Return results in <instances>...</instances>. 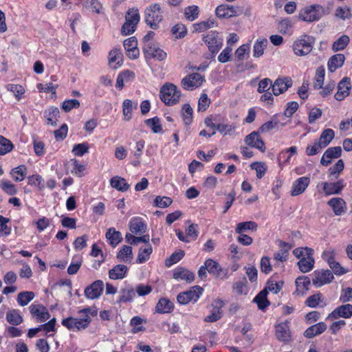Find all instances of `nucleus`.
<instances>
[{"instance_id": "f257e3e1", "label": "nucleus", "mask_w": 352, "mask_h": 352, "mask_svg": "<svg viewBox=\"0 0 352 352\" xmlns=\"http://www.w3.org/2000/svg\"><path fill=\"white\" fill-rule=\"evenodd\" d=\"M144 21L153 30H157L163 21L162 8L160 4L154 3L146 8L144 11Z\"/></svg>"}, {"instance_id": "f03ea898", "label": "nucleus", "mask_w": 352, "mask_h": 352, "mask_svg": "<svg viewBox=\"0 0 352 352\" xmlns=\"http://www.w3.org/2000/svg\"><path fill=\"white\" fill-rule=\"evenodd\" d=\"M314 45V38L307 34H302L296 38L293 45L294 53L298 56H302L309 54Z\"/></svg>"}, {"instance_id": "7ed1b4c3", "label": "nucleus", "mask_w": 352, "mask_h": 352, "mask_svg": "<svg viewBox=\"0 0 352 352\" xmlns=\"http://www.w3.org/2000/svg\"><path fill=\"white\" fill-rule=\"evenodd\" d=\"M181 91L176 85L172 83H166L160 89V98L167 105L171 106L179 102Z\"/></svg>"}, {"instance_id": "20e7f679", "label": "nucleus", "mask_w": 352, "mask_h": 352, "mask_svg": "<svg viewBox=\"0 0 352 352\" xmlns=\"http://www.w3.org/2000/svg\"><path fill=\"white\" fill-rule=\"evenodd\" d=\"M324 14V8L318 4L307 6L298 12V18L302 21H318Z\"/></svg>"}, {"instance_id": "39448f33", "label": "nucleus", "mask_w": 352, "mask_h": 352, "mask_svg": "<svg viewBox=\"0 0 352 352\" xmlns=\"http://www.w3.org/2000/svg\"><path fill=\"white\" fill-rule=\"evenodd\" d=\"M203 291V288L199 286L192 287L188 291L179 294L177 297V301L181 305L196 302L201 296Z\"/></svg>"}, {"instance_id": "423d86ee", "label": "nucleus", "mask_w": 352, "mask_h": 352, "mask_svg": "<svg viewBox=\"0 0 352 352\" xmlns=\"http://www.w3.org/2000/svg\"><path fill=\"white\" fill-rule=\"evenodd\" d=\"M203 40L212 54L217 53L223 45V38L217 31H210L203 37Z\"/></svg>"}, {"instance_id": "0eeeda50", "label": "nucleus", "mask_w": 352, "mask_h": 352, "mask_svg": "<svg viewBox=\"0 0 352 352\" xmlns=\"http://www.w3.org/2000/svg\"><path fill=\"white\" fill-rule=\"evenodd\" d=\"M204 77L198 73L189 74L182 80L181 85L184 89L193 90L202 85Z\"/></svg>"}, {"instance_id": "6e6552de", "label": "nucleus", "mask_w": 352, "mask_h": 352, "mask_svg": "<svg viewBox=\"0 0 352 352\" xmlns=\"http://www.w3.org/2000/svg\"><path fill=\"white\" fill-rule=\"evenodd\" d=\"M205 265L209 274L221 279L228 278V270L222 268L221 266L213 259H207L205 261Z\"/></svg>"}, {"instance_id": "1a4fd4ad", "label": "nucleus", "mask_w": 352, "mask_h": 352, "mask_svg": "<svg viewBox=\"0 0 352 352\" xmlns=\"http://www.w3.org/2000/svg\"><path fill=\"white\" fill-rule=\"evenodd\" d=\"M333 278L331 272L329 270H316L314 273L312 282L316 287L330 283Z\"/></svg>"}, {"instance_id": "9d476101", "label": "nucleus", "mask_w": 352, "mask_h": 352, "mask_svg": "<svg viewBox=\"0 0 352 352\" xmlns=\"http://www.w3.org/2000/svg\"><path fill=\"white\" fill-rule=\"evenodd\" d=\"M103 281L97 280L85 288L84 294L88 299H97L101 296L103 291Z\"/></svg>"}, {"instance_id": "9b49d317", "label": "nucleus", "mask_w": 352, "mask_h": 352, "mask_svg": "<svg viewBox=\"0 0 352 352\" xmlns=\"http://www.w3.org/2000/svg\"><path fill=\"white\" fill-rule=\"evenodd\" d=\"M62 324L70 331H76L86 329V320H82L78 317H68L62 320Z\"/></svg>"}, {"instance_id": "f8f14e48", "label": "nucleus", "mask_w": 352, "mask_h": 352, "mask_svg": "<svg viewBox=\"0 0 352 352\" xmlns=\"http://www.w3.org/2000/svg\"><path fill=\"white\" fill-rule=\"evenodd\" d=\"M245 142L248 146L257 148L262 153H264L266 150L265 144L258 132L253 131L248 135L245 138Z\"/></svg>"}, {"instance_id": "ddd939ff", "label": "nucleus", "mask_w": 352, "mask_h": 352, "mask_svg": "<svg viewBox=\"0 0 352 352\" xmlns=\"http://www.w3.org/2000/svg\"><path fill=\"white\" fill-rule=\"evenodd\" d=\"M126 56L130 59H136L140 55V51L138 48V41L133 36L124 40L123 43Z\"/></svg>"}, {"instance_id": "4468645a", "label": "nucleus", "mask_w": 352, "mask_h": 352, "mask_svg": "<svg viewBox=\"0 0 352 352\" xmlns=\"http://www.w3.org/2000/svg\"><path fill=\"white\" fill-rule=\"evenodd\" d=\"M310 184V178L307 176L296 179L292 186L291 195L293 197L302 194Z\"/></svg>"}, {"instance_id": "2eb2a0df", "label": "nucleus", "mask_w": 352, "mask_h": 352, "mask_svg": "<svg viewBox=\"0 0 352 352\" xmlns=\"http://www.w3.org/2000/svg\"><path fill=\"white\" fill-rule=\"evenodd\" d=\"M129 228L132 234L141 235L146 231L147 226L142 218L133 217L129 222Z\"/></svg>"}, {"instance_id": "dca6fc26", "label": "nucleus", "mask_w": 352, "mask_h": 352, "mask_svg": "<svg viewBox=\"0 0 352 352\" xmlns=\"http://www.w3.org/2000/svg\"><path fill=\"white\" fill-rule=\"evenodd\" d=\"M292 86V80L289 77L278 78L273 82V94L279 96Z\"/></svg>"}, {"instance_id": "f3484780", "label": "nucleus", "mask_w": 352, "mask_h": 352, "mask_svg": "<svg viewBox=\"0 0 352 352\" xmlns=\"http://www.w3.org/2000/svg\"><path fill=\"white\" fill-rule=\"evenodd\" d=\"M144 52L146 57L153 58L157 60H164L167 56L166 52L155 45H146L144 46Z\"/></svg>"}, {"instance_id": "a211bd4d", "label": "nucleus", "mask_w": 352, "mask_h": 352, "mask_svg": "<svg viewBox=\"0 0 352 352\" xmlns=\"http://www.w3.org/2000/svg\"><path fill=\"white\" fill-rule=\"evenodd\" d=\"M350 89V78L348 77L343 78L338 85V91L334 96L335 98L338 101L344 100L346 96L349 95Z\"/></svg>"}, {"instance_id": "6ab92c4d", "label": "nucleus", "mask_w": 352, "mask_h": 352, "mask_svg": "<svg viewBox=\"0 0 352 352\" xmlns=\"http://www.w3.org/2000/svg\"><path fill=\"white\" fill-rule=\"evenodd\" d=\"M239 9L228 4H222L217 7L216 15L221 19H226L238 15Z\"/></svg>"}, {"instance_id": "aec40b11", "label": "nucleus", "mask_w": 352, "mask_h": 352, "mask_svg": "<svg viewBox=\"0 0 352 352\" xmlns=\"http://www.w3.org/2000/svg\"><path fill=\"white\" fill-rule=\"evenodd\" d=\"M30 313L36 318L39 322H43L50 318V314L47 309L42 305L32 304L29 307Z\"/></svg>"}, {"instance_id": "412c9836", "label": "nucleus", "mask_w": 352, "mask_h": 352, "mask_svg": "<svg viewBox=\"0 0 352 352\" xmlns=\"http://www.w3.org/2000/svg\"><path fill=\"white\" fill-rule=\"evenodd\" d=\"M223 301L221 299H217L212 305L210 314L205 318V321L208 322H214L219 320L222 316L221 308L223 306Z\"/></svg>"}, {"instance_id": "4be33fe9", "label": "nucleus", "mask_w": 352, "mask_h": 352, "mask_svg": "<svg viewBox=\"0 0 352 352\" xmlns=\"http://www.w3.org/2000/svg\"><path fill=\"white\" fill-rule=\"evenodd\" d=\"M352 316V305L346 304L336 308L329 315V318L338 319V318H349Z\"/></svg>"}, {"instance_id": "5701e85b", "label": "nucleus", "mask_w": 352, "mask_h": 352, "mask_svg": "<svg viewBox=\"0 0 352 352\" xmlns=\"http://www.w3.org/2000/svg\"><path fill=\"white\" fill-rule=\"evenodd\" d=\"M341 153L342 148L340 146L330 147L324 153L320 163L323 166H327L331 163L333 159L339 157Z\"/></svg>"}, {"instance_id": "b1692460", "label": "nucleus", "mask_w": 352, "mask_h": 352, "mask_svg": "<svg viewBox=\"0 0 352 352\" xmlns=\"http://www.w3.org/2000/svg\"><path fill=\"white\" fill-rule=\"evenodd\" d=\"M135 296V291L133 287L130 285H126L120 289L117 302L126 303L133 301Z\"/></svg>"}, {"instance_id": "393cba45", "label": "nucleus", "mask_w": 352, "mask_h": 352, "mask_svg": "<svg viewBox=\"0 0 352 352\" xmlns=\"http://www.w3.org/2000/svg\"><path fill=\"white\" fill-rule=\"evenodd\" d=\"M279 247L280 250L274 254V259L276 262H285L288 259L289 251L292 249V245L280 241Z\"/></svg>"}, {"instance_id": "a878e982", "label": "nucleus", "mask_w": 352, "mask_h": 352, "mask_svg": "<svg viewBox=\"0 0 352 352\" xmlns=\"http://www.w3.org/2000/svg\"><path fill=\"white\" fill-rule=\"evenodd\" d=\"M173 278L177 280H185L187 283H191L194 280L195 275L193 272L180 267L174 270Z\"/></svg>"}, {"instance_id": "bb28decb", "label": "nucleus", "mask_w": 352, "mask_h": 352, "mask_svg": "<svg viewBox=\"0 0 352 352\" xmlns=\"http://www.w3.org/2000/svg\"><path fill=\"white\" fill-rule=\"evenodd\" d=\"M122 53L121 50L116 47L113 48L109 53V65L114 69L120 67L122 64Z\"/></svg>"}, {"instance_id": "cd10ccee", "label": "nucleus", "mask_w": 352, "mask_h": 352, "mask_svg": "<svg viewBox=\"0 0 352 352\" xmlns=\"http://www.w3.org/2000/svg\"><path fill=\"white\" fill-rule=\"evenodd\" d=\"M305 303L307 307L311 308H315L318 306L323 307L327 305L325 298L320 292L309 296Z\"/></svg>"}, {"instance_id": "c85d7f7f", "label": "nucleus", "mask_w": 352, "mask_h": 352, "mask_svg": "<svg viewBox=\"0 0 352 352\" xmlns=\"http://www.w3.org/2000/svg\"><path fill=\"white\" fill-rule=\"evenodd\" d=\"M276 336L280 341L287 342L290 340V331L288 323L281 322L276 327Z\"/></svg>"}, {"instance_id": "c756f323", "label": "nucleus", "mask_w": 352, "mask_h": 352, "mask_svg": "<svg viewBox=\"0 0 352 352\" xmlns=\"http://www.w3.org/2000/svg\"><path fill=\"white\" fill-rule=\"evenodd\" d=\"M328 205L331 207L336 215H341L346 210V203L342 198H332L328 201Z\"/></svg>"}, {"instance_id": "7c9ffc66", "label": "nucleus", "mask_w": 352, "mask_h": 352, "mask_svg": "<svg viewBox=\"0 0 352 352\" xmlns=\"http://www.w3.org/2000/svg\"><path fill=\"white\" fill-rule=\"evenodd\" d=\"M344 188L342 180H339L333 183H323V190L326 195L339 194Z\"/></svg>"}, {"instance_id": "2f4dec72", "label": "nucleus", "mask_w": 352, "mask_h": 352, "mask_svg": "<svg viewBox=\"0 0 352 352\" xmlns=\"http://www.w3.org/2000/svg\"><path fill=\"white\" fill-rule=\"evenodd\" d=\"M344 60L345 56L342 54H336L332 56L327 63L328 70L330 72H335L343 65Z\"/></svg>"}, {"instance_id": "473e14b6", "label": "nucleus", "mask_w": 352, "mask_h": 352, "mask_svg": "<svg viewBox=\"0 0 352 352\" xmlns=\"http://www.w3.org/2000/svg\"><path fill=\"white\" fill-rule=\"evenodd\" d=\"M67 168L70 169L72 175L80 177L83 176L85 170V166L79 163L76 159L70 160L67 164Z\"/></svg>"}, {"instance_id": "72a5a7b5", "label": "nucleus", "mask_w": 352, "mask_h": 352, "mask_svg": "<svg viewBox=\"0 0 352 352\" xmlns=\"http://www.w3.org/2000/svg\"><path fill=\"white\" fill-rule=\"evenodd\" d=\"M326 329L327 324L323 322H320L307 328L304 333V336L306 338H311L321 334Z\"/></svg>"}, {"instance_id": "f704fd0d", "label": "nucleus", "mask_w": 352, "mask_h": 352, "mask_svg": "<svg viewBox=\"0 0 352 352\" xmlns=\"http://www.w3.org/2000/svg\"><path fill=\"white\" fill-rule=\"evenodd\" d=\"M60 111L57 107H51L44 112V117L46 119L47 125L56 126L59 117Z\"/></svg>"}, {"instance_id": "c9c22d12", "label": "nucleus", "mask_w": 352, "mask_h": 352, "mask_svg": "<svg viewBox=\"0 0 352 352\" xmlns=\"http://www.w3.org/2000/svg\"><path fill=\"white\" fill-rule=\"evenodd\" d=\"M128 267L124 265H117L109 270V277L112 280L122 279L126 276Z\"/></svg>"}, {"instance_id": "e433bc0d", "label": "nucleus", "mask_w": 352, "mask_h": 352, "mask_svg": "<svg viewBox=\"0 0 352 352\" xmlns=\"http://www.w3.org/2000/svg\"><path fill=\"white\" fill-rule=\"evenodd\" d=\"M314 263L315 261L313 255H308L299 260L298 262V266L301 272L307 273L312 270L314 266Z\"/></svg>"}, {"instance_id": "4c0bfd02", "label": "nucleus", "mask_w": 352, "mask_h": 352, "mask_svg": "<svg viewBox=\"0 0 352 352\" xmlns=\"http://www.w3.org/2000/svg\"><path fill=\"white\" fill-rule=\"evenodd\" d=\"M279 118H283V116H273L269 121L266 122L265 123L261 126V127L259 128V131L261 133H266L277 127L278 125L283 126L284 124L280 123Z\"/></svg>"}, {"instance_id": "58836bf2", "label": "nucleus", "mask_w": 352, "mask_h": 352, "mask_svg": "<svg viewBox=\"0 0 352 352\" xmlns=\"http://www.w3.org/2000/svg\"><path fill=\"white\" fill-rule=\"evenodd\" d=\"M138 103L133 102L129 99H126L122 103L123 119L129 121L132 118V111L137 108Z\"/></svg>"}, {"instance_id": "ea45409f", "label": "nucleus", "mask_w": 352, "mask_h": 352, "mask_svg": "<svg viewBox=\"0 0 352 352\" xmlns=\"http://www.w3.org/2000/svg\"><path fill=\"white\" fill-rule=\"evenodd\" d=\"M106 238L109 244L113 247H116L118 245L122 239L121 233L117 231L114 228H111L107 230Z\"/></svg>"}, {"instance_id": "a19ab883", "label": "nucleus", "mask_w": 352, "mask_h": 352, "mask_svg": "<svg viewBox=\"0 0 352 352\" xmlns=\"http://www.w3.org/2000/svg\"><path fill=\"white\" fill-rule=\"evenodd\" d=\"M268 41L265 38H258L253 46V56L259 58L264 54V50L267 47Z\"/></svg>"}, {"instance_id": "79ce46f5", "label": "nucleus", "mask_w": 352, "mask_h": 352, "mask_svg": "<svg viewBox=\"0 0 352 352\" xmlns=\"http://www.w3.org/2000/svg\"><path fill=\"white\" fill-rule=\"evenodd\" d=\"M110 184L111 187L121 192L126 191L130 187V185L126 182L125 179L119 176L113 177L110 179Z\"/></svg>"}, {"instance_id": "37998d69", "label": "nucleus", "mask_w": 352, "mask_h": 352, "mask_svg": "<svg viewBox=\"0 0 352 352\" xmlns=\"http://www.w3.org/2000/svg\"><path fill=\"white\" fill-rule=\"evenodd\" d=\"M183 122L186 126L191 124L193 119V109L189 104H184L181 110Z\"/></svg>"}, {"instance_id": "c03bdc74", "label": "nucleus", "mask_w": 352, "mask_h": 352, "mask_svg": "<svg viewBox=\"0 0 352 352\" xmlns=\"http://www.w3.org/2000/svg\"><path fill=\"white\" fill-rule=\"evenodd\" d=\"M173 309V303L167 298H160L157 303L155 310L157 313H170Z\"/></svg>"}, {"instance_id": "a18cd8bd", "label": "nucleus", "mask_w": 352, "mask_h": 352, "mask_svg": "<svg viewBox=\"0 0 352 352\" xmlns=\"http://www.w3.org/2000/svg\"><path fill=\"white\" fill-rule=\"evenodd\" d=\"M294 23L289 18H285L280 20L278 23V30L283 34H292Z\"/></svg>"}, {"instance_id": "49530a36", "label": "nucleus", "mask_w": 352, "mask_h": 352, "mask_svg": "<svg viewBox=\"0 0 352 352\" xmlns=\"http://www.w3.org/2000/svg\"><path fill=\"white\" fill-rule=\"evenodd\" d=\"M310 279L305 276H299L296 279V292L298 294H303L309 289L310 285Z\"/></svg>"}, {"instance_id": "de8ad7c7", "label": "nucleus", "mask_w": 352, "mask_h": 352, "mask_svg": "<svg viewBox=\"0 0 352 352\" xmlns=\"http://www.w3.org/2000/svg\"><path fill=\"white\" fill-rule=\"evenodd\" d=\"M267 290L263 289L254 298V302L257 304L259 309L263 310L270 305V302L267 300Z\"/></svg>"}, {"instance_id": "09e8293b", "label": "nucleus", "mask_w": 352, "mask_h": 352, "mask_svg": "<svg viewBox=\"0 0 352 352\" xmlns=\"http://www.w3.org/2000/svg\"><path fill=\"white\" fill-rule=\"evenodd\" d=\"M118 258L123 262H131L133 259L132 248L128 245H123L117 255Z\"/></svg>"}, {"instance_id": "8fccbe9b", "label": "nucleus", "mask_w": 352, "mask_h": 352, "mask_svg": "<svg viewBox=\"0 0 352 352\" xmlns=\"http://www.w3.org/2000/svg\"><path fill=\"white\" fill-rule=\"evenodd\" d=\"M258 226L254 221H244L236 224L235 232L238 234H244L248 230H256Z\"/></svg>"}, {"instance_id": "3c124183", "label": "nucleus", "mask_w": 352, "mask_h": 352, "mask_svg": "<svg viewBox=\"0 0 352 352\" xmlns=\"http://www.w3.org/2000/svg\"><path fill=\"white\" fill-rule=\"evenodd\" d=\"M152 252L153 248L150 244L146 245L144 248H140L136 259V263L141 264L146 262L149 259Z\"/></svg>"}, {"instance_id": "603ef678", "label": "nucleus", "mask_w": 352, "mask_h": 352, "mask_svg": "<svg viewBox=\"0 0 352 352\" xmlns=\"http://www.w3.org/2000/svg\"><path fill=\"white\" fill-rule=\"evenodd\" d=\"M34 297L35 294L33 292L25 291L18 294L16 300L20 306L24 307L32 300Z\"/></svg>"}, {"instance_id": "864d4df0", "label": "nucleus", "mask_w": 352, "mask_h": 352, "mask_svg": "<svg viewBox=\"0 0 352 352\" xmlns=\"http://www.w3.org/2000/svg\"><path fill=\"white\" fill-rule=\"evenodd\" d=\"M6 320L12 325H19L23 322V318L17 309L9 311L6 314Z\"/></svg>"}, {"instance_id": "5fc2aeb1", "label": "nucleus", "mask_w": 352, "mask_h": 352, "mask_svg": "<svg viewBox=\"0 0 352 352\" xmlns=\"http://www.w3.org/2000/svg\"><path fill=\"white\" fill-rule=\"evenodd\" d=\"M350 38L347 35H342L332 45L333 52L342 51L346 48L349 43Z\"/></svg>"}, {"instance_id": "6e6d98bb", "label": "nucleus", "mask_w": 352, "mask_h": 352, "mask_svg": "<svg viewBox=\"0 0 352 352\" xmlns=\"http://www.w3.org/2000/svg\"><path fill=\"white\" fill-rule=\"evenodd\" d=\"M26 169V167L23 165L19 166L11 170L10 175L15 182H21L25 179Z\"/></svg>"}, {"instance_id": "4d7b16f0", "label": "nucleus", "mask_w": 352, "mask_h": 352, "mask_svg": "<svg viewBox=\"0 0 352 352\" xmlns=\"http://www.w3.org/2000/svg\"><path fill=\"white\" fill-rule=\"evenodd\" d=\"M334 136L335 133L333 130L331 129H327L322 132L318 141L322 144V146H324L325 148L331 142Z\"/></svg>"}, {"instance_id": "13d9d810", "label": "nucleus", "mask_w": 352, "mask_h": 352, "mask_svg": "<svg viewBox=\"0 0 352 352\" xmlns=\"http://www.w3.org/2000/svg\"><path fill=\"white\" fill-rule=\"evenodd\" d=\"M199 8L198 6L192 5L186 7L184 10V16L189 21H193L199 17Z\"/></svg>"}, {"instance_id": "bf43d9fd", "label": "nucleus", "mask_w": 352, "mask_h": 352, "mask_svg": "<svg viewBox=\"0 0 352 352\" xmlns=\"http://www.w3.org/2000/svg\"><path fill=\"white\" fill-rule=\"evenodd\" d=\"M78 317L82 320H86L87 325L89 326V323L91 321V318L96 316L97 312L94 309L90 307H87L82 309H80L78 312Z\"/></svg>"}, {"instance_id": "052dcab7", "label": "nucleus", "mask_w": 352, "mask_h": 352, "mask_svg": "<svg viewBox=\"0 0 352 352\" xmlns=\"http://www.w3.org/2000/svg\"><path fill=\"white\" fill-rule=\"evenodd\" d=\"M132 233H126L125 239L127 243L131 245H136L140 242L148 243L150 238L148 235H143L142 236H135Z\"/></svg>"}, {"instance_id": "680f3d73", "label": "nucleus", "mask_w": 352, "mask_h": 352, "mask_svg": "<svg viewBox=\"0 0 352 352\" xmlns=\"http://www.w3.org/2000/svg\"><path fill=\"white\" fill-rule=\"evenodd\" d=\"M325 75V69L323 66H320L317 68L316 72V76L314 82V87L315 89L322 88L324 83V78Z\"/></svg>"}, {"instance_id": "e2e57ef3", "label": "nucleus", "mask_w": 352, "mask_h": 352, "mask_svg": "<svg viewBox=\"0 0 352 352\" xmlns=\"http://www.w3.org/2000/svg\"><path fill=\"white\" fill-rule=\"evenodd\" d=\"M327 263L333 273L336 275H342L347 272V270L342 267L338 262L335 261L333 256L328 258Z\"/></svg>"}, {"instance_id": "0e129e2a", "label": "nucleus", "mask_w": 352, "mask_h": 352, "mask_svg": "<svg viewBox=\"0 0 352 352\" xmlns=\"http://www.w3.org/2000/svg\"><path fill=\"white\" fill-rule=\"evenodd\" d=\"M82 259L80 256L77 255L74 256L67 268V273L70 275L76 274L82 265Z\"/></svg>"}, {"instance_id": "69168bd1", "label": "nucleus", "mask_w": 352, "mask_h": 352, "mask_svg": "<svg viewBox=\"0 0 352 352\" xmlns=\"http://www.w3.org/2000/svg\"><path fill=\"white\" fill-rule=\"evenodd\" d=\"M250 168L256 171V177L258 179H261L265 175L267 170V165L265 163L262 162H256L251 164Z\"/></svg>"}, {"instance_id": "338daca9", "label": "nucleus", "mask_w": 352, "mask_h": 352, "mask_svg": "<svg viewBox=\"0 0 352 352\" xmlns=\"http://www.w3.org/2000/svg\"><path fill=\"white\" fill-rule=\"evenodd\" d=\"M6 89L14 94L17 100H20L25 93V89L20 85L8 84L6 86Z\"/></svg>"}, {"instance_id": "774afa93", "label": "nucleus", "mask_w": 352, "mask_h": 352, "mask_svg": "<svg viewBox=\"0 0 352 352\" xmlns=\"http://www.w3.org/2000/svg\"><path fill=\"white\" fill-rule=\"evenodd\" d=\"M1 188L8 195H14L17 192V188L14 184L8 180L3 179L0 183Z\"/></svg>"}]
</instances>
